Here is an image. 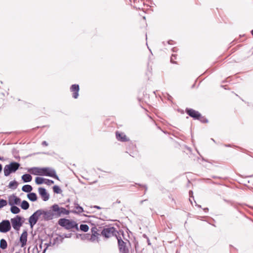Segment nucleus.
Wrapping results in <instances>:
<instances>
[{"label":"nucleus","mask_w":253,"mask_h":253,"mask_svg":"<svg viewBox=\"0 0 253 253\" xmlns=\"http://www.w3.org/2000/svg\"><path fill=\"white\" fill-rule=\"evenodd\" d=\"M20 166L17 162H11L9 165H5L3 169L4 175L7 176L10 173L15 172L19 169Z\"/></svg>","instance_id":"obj_1"},{"label":"nucleus","mask_w":253,"mask_h":253,"mask_svg":"<svg viewBox=\"0 0 253 253\" xmlns=\"http://www.w3.org/2000/svg\"><path fill=\"white\" fill-rule=\"evenodd\" d=\"M58 224L67 229L78 228V224L76 222L66 218L60 219L58 221Z\"/></svg>","instance_id":"obj_2"},{"label":"nucleus","mask_w":253,"mask_h":253,"mask_svg":"<svg viewBox=\"0 0 253 253\" xmlns=\"http://www.w3.org/2000/svg\"><path fill=\"white\" fill-rule=\"evenodd\" d=\"M51 209L53 210V212L55 218L61 216L62 215H67L69 213V211L63 207H59L58 205L54 204Z\"/></svg>","instance_id":"obj_3"},{"label":"nucleus","mask_w":253,"mask_h":253,"mask_svg":"<svg viewBox=\"0 0 253 253\" xmlns=\"http://www.w3.org/2000/svg\"><path fill=\"white\" fill-rule=\"evenodd\" d=\"M118 233V231L116 230L115 228L113 226L103 227L101 231V235L105 238H109L113 236L117 237Z\"/></svg>","instance_id":"obj_4"},{"label":"nucleus","mask_w":253,"mask_h":253,"mask_svg":"<svg viewBox=\"0 0 253 253\" xmlns=\"http://www.w3.org/2000/svg\"><path fill=\"white\" fill-rule=\"evenodd\" d=\"M42 175L52 177L59 180V177L57 175L55 170L51 168H42Z\"/></svg>","instance_id":"obj_5"},{"label":"nucleus","mask_w":253,"mask_h":253,"mask_svg":"<svg viewBox=\"0 0 253 253\" xmlns=\"http://www.w3.org/2000/svg\"><path fill=\"white\" fill-rule=\"evenodd\" d=\"M22 218L19 215H16L15 217L11 219L12 226L15 230H19L23 224Z\"/></svg>","instance_id":"obj_6"},{"label":"nucleus","mask_w":253,"mask_h":253,"mask_svg":"<svg viewBox=\"0 0 253 253\" xmlns=\"http://www.w3.org/2000/svg\"><path fill=\"white\" fill-rule=\"evenodd\" d=\"M42 215L41 210H37L29 218V222L31 228L37 223L39 218Z\"/></svg>","instance_id":"obj_7"},{"label":"nucleus","mask_w":253,"mask_h":253,"mask_svg":"<svg viewBox=\"0 0 253 253\" xmlns=\"http://www.w3.org/2000/svg\"><path fill=\"white\" fill-rule=\"evenodd\" d=\"M11 226L8 220H3L0 222V232L6 233L9 231Z\"/></svg>","instance_id":"obj_8"},{"label":"nucleus","mask_w":253,"mask_h":253,"mask_svg":"<svg viewBox=\"0 0 253 253\" xmlns=\"http://www.w3.org/2000/svg\"><path fill=\"white\" fill-rule=\"evenodd\" d=\"M185 112L190 117L193 118L194 120L200 119L201 117V114L198 111L193 109L186 108Z\"/></svg>","instance_id":"obj_9"},{"label":"nucleus","mask_w":253,"mask_h":253,"mask_svg":"<svg viewBox=\"0 0 253 253\" xmlns=\"http://www.w3.org/2000/svg\"><path fill=\"white\" fill-rule=\"evenodd\" d=\"M40 210L42 212V218L44 220L47 221L55 218L53 212V210L51 209L49 211H44L42 210Z\"/></svg>","instance_id":"obj_10"},{"label":"nucleus","mask_w":253,"mask_h":253,"mask_svg":"<svg viewBox=\"0 0 253 253\" xmlns=\"http://www.w3.org/2000/svg\"><path fill=\"white\" fill-rule=\"evenodd\" d=\"M101 229L102 227H98V228L93 227L91 228L92 235L90 238L91 241H94L98 238V236L101 235Z\"/></svg>","instance_id":"obj_11"},{"label":"nucleus","mask_w":253,"mask_h":253,"mask_svg":"<svg viewBox=\"0 0 253 253\" xmlns=\"http://www.w3.org/2000/svg\"><path fill=\"white\" fill-rule=\"evenodd\" d=\"M118 246L121 253H127L128 249L126 247V243L122 240L121 237H117Z\"/></svg>","instance_id":"obj_12"},{"label":"nucleus","mask_w":253,"mask_h":253,"mask_svg":"<svg viewBox=\"0 0 253 253\" xmlns=\"http://www.w3.org/2000/svg\"><path fill=\"white\" fill-rule=\"evenodd\" d=\"M38 191L43 201H47L48 200L49 198V195L47 193L45 188L40 187L38 189Z\"/></svg>","instance_id":"obj_13"},{"label":"nucleus","mask_w":253,"mask_h":253,"mask_svg":"<svg viewBox=\"0 0 253 253\" xmlns=\"http://www.w3.org/2000/svg\"><path fill=\"white\" fill-rule=\"evenodd\" d=\"M27 231L26 230H24L21 235L19 239L21 248H23L26 246L27 242Z\"/></svg>","instance_id":"obj_14"},{"label":"nucleus","mask_w":253,"mask_h":253,"mask_svg":"<svg viewBox=\"0 0 253 253\" xmlns=\"http://www.w3.org/2000/svg\"><path fill=\"white\" fill-rule=\"evenodd\" d=\"M8 204L10 206H14V205H19L20 203L21 200L19 198L16 197L15 195H13L8 198Z\"/></svg>","instance_id":"obj_15"},{"label":"nucleus","mask_w":253,"mask_h":253,"mask_svg":"<svg viewBox=\"0 0 253 253\" xmlns=\"http://www.w3.org/2000/svg\"><path fill=\"white\" fill-rule=\"evenodd\" d=\"M80 87L79 84H74L71 85L70 87V91L73 92V97L76 99L79 96V91Z\"/></svg>","instance_id":"obj_16"},{"label":"nucleus","mask_w":253,"mask_h":253,"mask_svg":"<svg viewBox=\"0 0 253 253\" xmlns=\"http://www.w3.org/2000/svg\"><path fill=\"white\" fill-rule=\"evenodd\" d=\"M116 136L118 140L122 142H126L129 140L126 135L123 132H116Z\"/></svg>","instance_id":"obj_17"},{"label":"nucleus","mask_w":253,"mask_h":253,"mask_svg":"<svg viewBox=\"0 0 253 253\" xmlns=\"http://www.w3.org/2000/svg\"><path fill=\"white\" fill-rule=\"evenodd\" d=\"M28 171L35 175H42V168L33 167L29 169Z\"/></svg>","instance_id":"obj_18"},{"label":"nucleus","mask_w":253,"mask_h":253,"mask_svg":"<svg viewBox=\"0 0 253 253\" xmlns=\"http://www.w3.org/2000/svg\"><path fill=\"white\" fill-rule=\"evenodd\" d=\"M64 240L63 236H58L53 239V243H52V246L55 244H59L63 242Z\"/></svg>","instance_id":"obj_19"},{"label":"nucleus","mask_w":253,"mask_h":253,"mask_svg":"<svg viewBox=\"0 0 253 253\" xmlns=\"http://www.w3.org/2000/svg\"><path fill=\"white\" fill-rule=\"evenodd\" d=\"M22 179L24 182H29L32 180V177L29 174H24L22 176Z\"/></svg>","instance_id":"obj_20"},{"label":"nucleus","mask_w":253,"mask_h":253,"mask_svg":"<svg viewBox=\"0 0 253 253\" xmlns=\"http://www.w3.org/2000/svg\"><path fill=\"white\" fill-rule=\"evenodd\" d=\"M28 198L29 200L35 202L37 200V196L35 193H30L27 195Z\"/></svg>","instance_id":"obj_21"},{"label":"nucleus","mask_w":253,"mask_h":253,"mask_svg":"<svg viewBox=\"0 0 253 253\" xmlns=\"http://www.w3.org/2000/svg\"><path fill=\"white\" fill-rule=\"evenodd\" d=\"M18 185V182L14 180V181H10L9 182L8 187L10 189H15L17 188Z\"/></svg>","instance_id":"obj_22"},{"label":"nucleus","mask_w":253,"mask_h":253,"mask_svg":"<svg viewBox=\"0 0 253 253\" xmlns=\"http://www.w3.org/2000/svg\"><path fill=\"white\" fill-rule=\"evenodd\" d=\"M33 189V188L30 185H25L22 188V190L25 192L29 193Z\"/></svg>","instance_id":"obj_23"},{"label":"nucleus","mask_w":253,"mask_h":253,"mask_svg":"<svg viewBox=\"0 0 253 253\" xmlns=\"http://www.w3.org/2000/svg\"><path fill=\"white\" fill-rule=\"evenodd\" d=\"M7 247V243L6 241L4 239H2L0 240V248H1L2 250H5Z\"/></svg>","instance_id":"obj_24"},{"label":"nucleus","mask_w":253,"mask_h":253,"mask_svg":"<svg viewBox=\"0 0 253 253\" xmlns=\"http://www.w3.org/2000/svg\"><path fill=\"white\" fill-rule=\"evenodd\" d=\"M10 211L13 214H17L20 211V209L15 206H11Z\"/></svg>","instance_id":"obj_25"},{"label":"nucleus","mask_w":253,"mask_h":253,"mask_svg":"<svg viewBox=\"0 0 253 253\" xmlns=\"http://www.w3.org/2000/svg\"><path fill=\"white\" fill-rule=\"evenodd\" d=\"M21 207L22 209L26 210L29 208V204L27 201L24 200L21 203Z\"/></svg>","instance_id":"obj_26"},{"label":"nucleus","mask_w":253,"mask_h":253,"mask_svg":"<svg viewBox=\"0 0 253 253\" xmlns=\"http://www.w3.org/2000/svg\"><path fill=\"white\" fill-rule=\"evenodd\" d=\"M45 178H43L41 177H37L35 179V182L37 184L40 185L42 184L43 183H44Z\"/></svg>","instance_id":"obj_27"},{"label":"nucleus","mask_w":253,"mask_h":253,"mask_svg":"<svg viewBox=\"0 0 253 253\" xmlns=\"http://www.w3.org/2000/svg\"><path fill=\"white\" fill-rule=\"evenodd\" d=\"M75 208H76V211H75V212L76 213H81L84 210H83V208L80 206L78 204H75Z\"/></svg>","instance_id":"obj_28"},{"label":"nucleus","mask_w":253,"mask_h":253,"mask_svg":"<svg viewBox=\"0 0 253 253\" xmlns=\"http://www.w3.org/2000/svg\"><path fill=\"white\" fill-rule=\"evenodd\" d=\"M53 190L55 193L60 194L62 192L61 189L58 186L55 185L53 187Z\"/></svg>","instance_id":"obj_29"},{"label":"nucleus","mask_w":253,"mask_h":253,"mask_svg":"<svg viewBox=\"0 0 253 253\" xmlns=\"http://www.w3.org/2000/svg\"><path fill=\"white\" fill-rule=\"evenodd\" d=\"M80 229L84 232H87L89 229V227L86 224H81L80 225Z\"/></svg>","instance_id":"obj_30"},{"label":"nucleus","mask_w":253,"mask_h":253,"mask_svg":"<svg viewBox=\"0 0 253 253\" xmlns=\"http://www.w3.org/2000/svg\"><path fill=\"white\" fill-rule=\"evenodd\" d=\"M141 1H142V0H133L134 7L136 9H140L141 8L140 7L139 4H138V3H139L140 2H141Z\"/></svg>","instance_id":"obj_31"},{"label":"nucleus","mask_w":253,"mask_h":253,"mask_svg":"<svg viewBox=\"0 0 253 253\" xmlns=\"http://www.w3.org/2000/svg\"><path fill=\"white\" fill-rule=\"evenodd\" d=\"M7 202L6 200L4 199L0 200V209L3 208V207L6 206Z\"/></svg>","instance_id":"obj_32"},{"label":"nucleus","mask_w":253,"mask_h":253,"mask_svg":"<svg viewBox=\"0 0 253 253\" xmlns=\"http://www.w3.org/2000/svg\"><path fill=\"white\" fill-rule=\"evenodd\" d=\"M44 183L48 185H51L54 183V181L48 179H45Z\"/></svg>","instance_id":"obj_33"},{"label":"nucleus","mask_w":253,"mask_h":253,"mask_svg":"<svg viewBox=\"0 0 253 253\" xmlns=\"http://www.w3.org/2000/svg\"><path fill=\"white\" fill-rule=\"evenodd\" d=\"M176 55L175 54H172L171 56V58H170V62L172 63H174V64H175L176 63L175 61H174V60H175L176 59Z\"/></svg>","instance_id":"obj_34"},{"label":"nucleus","mask_w":253,"mask_h":253,"mask_svg":"<svg viewBox=\"0 0 253 253\" xmlns=\"http://www.w3.org/2000/svg\"><path fill=\"white\" fill-rule=\"evenodd\" d=\"M198 120L200 121L202 123H207L208 122V120L202 116H201L200 119H198Z\"/></svg>","instance_id":"obj_35"},{"label":"nucleus","mask_w":253,"mask_h":253,"mask_svg":"<svg viewBox=\"0 0 253 253\" xmlns=\"http://www.w3.org/2000/svg\"><path fill=\"white\" fill-rule=\"evenodd\" d=\"M62 236H63L64 239L65 238H70L71 237V233L64 234H63Z\"/></svg>","instance_id":"obj_36"},{"label":"nucleus","mask_w":253,"mask_h":253,"mask_svg":"<svg viewBox=\"0 0 253 253\" xmlns=\"http://www.w3.org/2000/svg\"><path fill=\"white\" fill-rule=\"evenodd\" d=\"M143 238H145L146 239H147V243H148V244L149 245H151V243L150 242V240L149 239H148V238L147 237V236L145 234H143Z\"/></svg>","instance_id":"obj_37"},{"label":"nucleus","mask_w":253,"mask_h":253,"mask_svg":"<svg viewBox=\"0 0 253 253\" xmlns=\"http://www.w3.org/2000/svg\"><path fill=\"white\" fill-rule=\"evenodd\" d=\"M189 193L190 198H192L194 200V197H193V191L190 190Z\"/></svg>","instance_id":"obj_38"},{"label":"nucleus","mask_w":253,"mask_h":253,"mask_svg":"<svg viewBox=\"0 0 253 253\" xmlns=\"http://www.w3.org/2000/svg\"><path fill=\"white\" fill-rule=\"evenodd\" d=\"M39 249V251H40V253L41 252V250L42 249V242L41 243V244L39 245V247H38Z\"/></svg>","instance_id":"obj_39"},{"label":"nucleus","mask_w":253,"mask_h":253,"mask_svg":"<svg viewBox=\"0 0 253 253\" xmlns=\"http://www.w3.org/2000/svg\"><path fill=\"white\" fill-rule=\"evenodd\" d=\"M42 145H43V146H47L48 145V143H47V142L46 141H43L42 142Z\"/></svg>","instance_id":"obj_40"},{"label":"nucleus","mask_w":253,"mask_h":253,"mask_svg":"<svg viewBox=\"0 0 253 253\" xmlns=\"http://www.w3.org/2000/svg\"><path fill=\"white\" fill-rule=\"evenodd\" d=\"M204 211H205V212H207L208 211H209V209L206 208H205L204 209Z\"/></svg>","instance_id":"obj_41"},{"label":"nucleus","mask_w":253,"mask_h":253,"mask_svg":"<svg viewBox=\"0 0 253 253\" xmlns=\"http://www.w3.org/2000/svg\"><path fill=\"white\" fill-rule=\"evenodd\" d=\"M2 165L1 164H0V172L2 170Z\"/></svg>","instance_id":"obj_42"},{"label":"nucleus","mask_w":253,"mask_h":253,"mask_svg":"<svg viewBox=\"0 0 253 253\" xmlns=\"http://www.w3.org/2000/svg\"><path fill=\"white\" fill-rule=\"evenodd\" d=\"M94 208H96V209H100V207H99V206H95Z\"/></svg>","instance_id":"obj_43"},{"label":"nucleus","mask_w":253,"mask_h":253,"mask_svg":"<svg viewBox=\"0 0 253 253\" xmlns=\"http://www.w3.org/2000/svg\"><path fill=\"white\" fill-rule=\"evenodd\" d=\"M192 198H189V201L190 202L191 204H192V201L193 199H191Z\"/></svg>","instance_id":"obj_44"},{"label":"nucleus","mask_w":253,"mask_h":253,"mask_svg":"<svg viewBox=\"0 0 253 253\" xmlns=\"http://www.w3.org/2000/svg\"><path fill=\"white\" fill-rule=\"evenodd\" d=\"M3 160V158L0 157V160Z\"/></svg>","instance_id":"obj_45"},{"label":"nucleus","mask_w":253,"mask_h":253,"mask_svg":"<svg viewBox=\"0 0 253 253\" xmlns=\"http://www.w3.org/2000/svg\"><path fill=\"white\" fill-rule=\"evenodd\" d=\"M251 33H252V35H253V30L251 31Z\"/></svg>","instance_id":"obj_46"},{"label":"nucleus","mask_w":253,"mask_h":253,"mask_svg":"<svg viewBox=\"0 0 253 253\" xmlns=\"http://www.w3.org/2000/svg\"><path fill=\"white\" fill-rule=\"evenodd\" d=\"M147 35H146V40H147Z\"/></svg>","instance_id":"obj_47"},{"label":"nucleus","mask_w":253,"mask_h":253,"mask_svg":"<svg viewBox=\"0 0 253 253\" xmlns=\"http://www.w3.org/2000/svg\"><path fill=\"white\" fill-rule=\"evenodd\" d=\"M145 185H143V189H144V188H145Z\"/></svg>","instance_id":"obj_48"},{"label":"nucleus","mask_w":253,"mask_h":253,"mask_svg":"<svg viewBox=\"0 0 253 253\" xmlns=\"http://www.w3.org/2000/svg\"><path fill=\"white\" fill-rule=\"evenodd\" d=\"M138 101H140V98H138Z\"/></svg>","instance_id":"obj_49"},{"label":"nucleus","mask_w":253,"mask_h":253,"mask_svg":"<svg viewBox=\"0 0 253 253\" xmlns=\"http://www.w3.org/2000/svg\"><path fill=\"white\" fill-rule=\"evenodd\" d=\"M143 19H145V17L143 16Z\"/></svg>","instance_id":"obj_50"},{"label":"nucleus","mask_w":253,"mask_h":253,"mask_svg":"<svg viewBox=\"0 0 253 253\" xmlns=\"http://www.w3.org/2000/svg\"><path fill=\"white\" fill-rule=\"evenodd\" d=\"M149 51H150V52H152V51H151V49H149Z\"/></svg>","instance_id":"obj_51"},{"label":"nucleus","mask_w":253,"mask_h":253,"mask_svg":"<svg viewBox=\"0 0 253 253\" xmlns=\"http://www.w3.org/2000/svg\"><path fill=\"white\" fill-rule=\"evenodd\" d=\"M149 51H150V52H152V51H151V49H149Z\"/></svg>","instance_id":"obj_52"}]
</instances>
